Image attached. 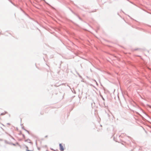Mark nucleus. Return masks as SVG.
Returning <instances> with one entry per match:
<instances>
[{
  "instance_id": "7ed1b4c3",
  "label": "nucleus",
  "mask_w": 151,
  "mask_h": 151,
  "mask_svg": "<svg viewBox=\"0 0 151 151\" xmlns=\"http://www.w3.org/2000/svg\"><path fill=\"white\" fill-rule=\"evenodd\" d=\"M101 97L102 98V99L104 100V101H105V99L103 98V97L102 96V95H101Z\"/></svg>"
},
{
  "instance_id": "f03ea898",
  "label": "nucleus",
  "mask_w": 151,
  "mask_h": 151,
  "mask_svg": "<svg viewBox=\"0 0 151 151\" xmlns=\"http://www.w3.org/2000/svg\"><path fill=\"white\" fill-rule=\"evenodd\" d=\"M77 74L78 75L79 77L81 79L82 78V76L78 73H77Z\"/></svg>"
},
{
  "instance_id": "39448f33",
  "label": "nucleus",
  "mask_w": 151,
  "mask_h": 151,
  "mask_svg": "<svg viewBox=\"0 0 151 151\" xmlns=\"http://www.w3.org/2000/svg\"><path fill=\"white\" fill-rule=\"evenodd\" d=\"M51 149L52 150H53V151H55V150H54L53 149L51 148Z\"/></svg>"
},
{
  "instance_id": "1a4fd4ad",
  "label": "nucleus",
  "mask_w": 151,
  "mask_h": 151,
  "mask_svg": "<svg viewBox=\"0 0 151 151\" xmlns=\"http://www.w3.org/2000/svg\"><path fill=\"white\" fill-rule=\"evenodd\" d=\"M47 137V136H45V137Z\"/></svg>"
},
{
  "instance_id": "6e6552de",
  "label": "nucleus",
  "mask_w": 151,
  "mask_h": 151,
  "mask_svg": "<svg viewBox=\"0 0 151 151\" xmlns=\"http://www.w3.org/2000/svg\"><path fill=\"white\" fill-rule=\"evenodd\" d=\"M38 150H40V148L38 147Z\"/></svg>"
},
{
  "instance_id": "0eeeda50",
  "label": "nucleus",
  "mask_w": 151,
  "mask_h": 151,
  "mask_svg": "<svg viewBox=\"0 0 151 151\" xmlns=\"http://www.w3.org/2000/svg\"><path fill=\"white\" fill-rule=\"evenodd\" d=\"M79 17V19H80V20H81V18H80V17Z\"/></svg>"
},
{
  "instance_id": "f257e3e1",
  "label": "nucleus",
  "mask_w": 151,
  "mask_h": 151,
  "mask_svg": "<svg viewBox=\"0 0 151 151\" xmlns=\"http://www.w3.org/2000/svg\"><path fill=\"white\" fill-rule=\"evenodd\" d=\"M60 150L61 151H63L64 149L61 144H59Z\"/></svg>"
},
{
  "instance_id": "423d86ee",
  "label": "nucleus",
  "mask_w": 151,
  "mask_h": 151,
  "mask_svg": "<svg viewBox=\"0 0 151 151\" xmlns=\"http://www.w3.org/2000/svg\"><path fill=\"white\" fill-rule=\"evenodd\" d=\"M104 106L105 107H106V106L105 104V103L104 102Z\"/></svg>"
},
{
  "instance_id": "20e7f679",
  "label": "nucleus",
  "mask_w": 151,
  "mask_h": 151,
  "mask_svg": "<svg viewBox=\"0 0 151 151\" xmlns=\"http://www.w3.org/2000/svg\"><path fill=\"white\" fill-rule=\"evenodd\" d=\"M93 80L96 82L97 85H98L97 83V82L95 80L93 79Z\"/></svg>"
}]
</instances>
